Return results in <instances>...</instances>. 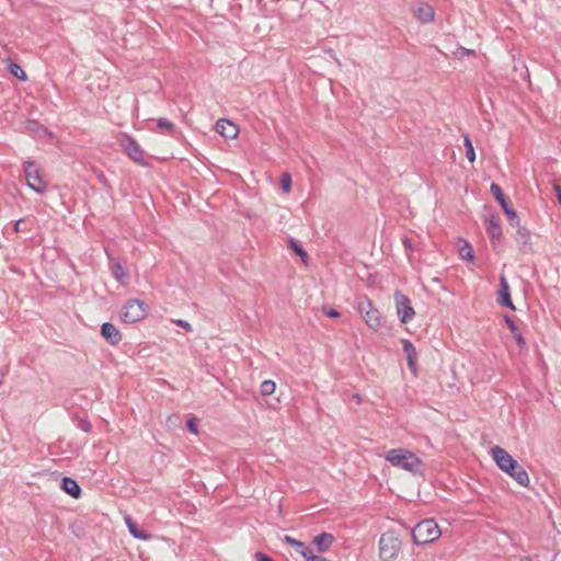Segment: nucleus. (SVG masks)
Listing matches in <instances>:
<instances>
[{
    "label": "nucleus",
    "instance_id": "nucleus-35",
    "mask_svg": "<svg viewBox=\"0 0 561 561\" xmlns=\"http://www.w3.org/2000/svg\"><path fill=\"white\" fill-rule=\"evenodd\" d=\"M197 422L198 420L196 417H191L187 423L186 427L191 433L197 434Z\"/></svg>",
    "mask_w": 561,
    "mask_h": 561
},
{
    "label": "nucleus",
    "instance_id": "nucleus-3",
    "mask_svg": "<svg viewBox=\"0 0 561 561\" xmlns=\"http://www.w3.org/2000/svg\"><path fill=\"white\" fill-rule=\"evenodd\" d=\"M440 535L442 531L433 519H423L411 529L412 540L417 546L434 542Z\"/></svg>",
    "mask_w": 561,
    "mask_h": 561
},
{
    "label": "nucleus",
    "instance_id": "nucleus-21",
    "mask_svg": "<svg viewBox=\"0 0 561 561\" xmlns=\"http://www.w3.org/2000/svg\"><path fill=\"white\" fill-rule=\"evenodd\" d=\"M125 522H126V525L128 527L130 535L134 538L141 539V540H148L151 537L146 531L139 529L137 523L135 520H133L131 517H126Z\"/></svg>",
    "mask_w": 561,
    "mask_h": 561
},
{
    "label": "nucleus",
    "instance_id": "nucleus-29",
    "mask_svg": "<svg viewBox=\"0 0 561 561\" xmlns=\"http://www.w3.org/2000/svg\"><path fill=\"white\" fill-rule=\"evenodd\" d=\"M465 148H466V157L470 162H473L476 160V151L472 145V141L468 136L465 137L463 140Z\"/></svg>",
    "mask_w": 561,
    "mask_h": 561
},
{
    "label": "nucleus",
    "instance_id": "nucleus-12",
    "mask_svg": "<svg viewBox=\"0 0 561 561\" xmlns=\"http://www.w3.org/2000/svg\"><path fill=\"white\" fill-rule=\"evenodd\" d=\"M497 304L500 306H503V307H506V308H510L511 310H515V305L512 300V297H511V291H510V285L507 283V279L504 275H501L500 276V288H499V291H497V299H496Z\"/></svg>",
    "mask_w": 561,
    "mask_h": 561
},
{
    "label": "nucleus",
    "instance_id": "nucleus-11",
    "mask_svg": "<svg viewBox=\"0 0 561 561\" xmlns=\"http://www.w3.org/2000/svg\"><path fill=\"white\" fill-rule=\"evenodd\" d=\"M484 224L492 245L495 247L500 244L503 238L500 217L497 215H491L485 219Z\"/></svg>",
    "mask_w": 561,
    "mask_h": 561
},
{
    "label": "nucleus",
    "instance_id": "nucleus-2",
    "mask_svg": "<svg viewBox=\"0 0 561 561\" xmlns=\"http://www.w3.org/2000/svg\"><path fill=\"white\" fill-rule=\"evenodd\" d=\"M385 459L393 467L404 469L413 474H423L422 460L414 453L408 449H390L386 453Z\"/></svg>",
    "mask_w": 561,
    "mask_h": 561
},
{
    "label": "nucleus",
    "instance_id": "nucleus-7",
    "mask_svg": "<svg viewBox=\"0 0 561 561\" xmlns=\"http://www.w3.org/2000/svg\"><path fill=\"white\" fill-rule=\"evenodd\" d=\"M118 144L123 148L124 152L136 163L140 165L146 164L145 151L141 149L139 144L128 134L122 133L118 138Z\"/></svg>",
    "mask_w": 561,
    "mask_h": 561
},
{
    "label": "nucleus",
    "instance_id": "nucleus-10",
    "mask_svg": "<svg viewBox=\"0 0 561 561\" xmlns=\"http://www.w3.org/2000/svg\"><path fill=\"white\" fill-rule=\"evenodd\" d=\"M24 173L27 184L33 191L37 193H44L46 191V183L43 181L35 162H25Z\"/></svg>",
    "mask_w": 561,
    "mask_h": 561
},
{
    "label": "nucleus",
    "instance_id": "nucleus-32",
    "mask_svg": "<svg viewBox=\"0 0 561 561\" xmlns=\"http://www.w3.org/2000/svg\"><path fill=\"white\" fill-rule=\"evenodd\" d=\"M77 426H78V428H80L81 431H83L85 433H89L92 430V425L87 419L79 420Z\"/></svg>",
    "mask_w": 561,
    "mask_h": 561
},
{
    "label": "nucleus",
    "instance_id": "nucleus-15",
    "mask_svg": "<svg viewBox=\"0 0 561 561\" xmlns=\"http://www.w3.org/2000/svg\"><path fill=\"white\" fill-rule=\"evenodd\" d=\"M516 227H517V230L514 236L515 241L517 242L519 250L522 252L528 253L529 251H531L530 232L525 227H522L519 224Z\"/></svg>",
    "mask_w": 561,
    "mask_h": 561
},
{
    "label": "nucleus",
    "instance_id": "nucleus-1",
    "mask_svg": "<svg viewBox=\"0 0 561 561\" xmlns=\"http://www.w3.org/2000/svg\"><path fill=\"white\" fill-rule=\"evenodd\" d=\"M490 454L495 461L496 466L519 485L528 486L529 477L525 468L517 462L504 448L494 446L491 448Z\"/></svg>",
    "mask_w": 561,
    "mask_h": 561
},
{
    "label": "nucleus",
    "instance_id": "nucleus-26",
    "mask_svg": "<svg viewBox=\"0 0 561 561\" xmlns=\"http://www.w3.org/2000/svg\"><path fill=\"white\" fill-rule=\"evenodd\" d=\"M461 259L472 262L474 260L473 249L470 243L466 242L459 248Z\"/></svg>",
    "mask_w": 561,
    "mask_h": 561
},
{
    "label": "nucleus",
    "instance_id": "nucleus-24",
    "mask_svg": "<svg viewBox=\"0 0 561 561\" xmlns=\"http://www.w3.org/2000/svg\"><path fill=\"white\" fill-rule=\"evenodd\" d=\"M26 129L35 136L50 135L48 129L35 119H27Z\"/></svg>",
    "mask_w": 561,
    "mask_h": 561
},
{
    "label": "nucleus",
    "instance_id": "nucleus-19",
    "mask_svg": "<svg viewBox=\"0 0 561 561\" xmlns=\"http://www.w3.org/2000/svg\"><path fill=\"white\" fill-rule=\"evenodd\" d=\"M504 321L505 323L507 324L510 331L512 332L515 341H516V344L518 345V347L520 350H524L526 348V341L520 332V330L518 329V327L516 325L515 321L513 320V318L508 314H505L504 316Z\"/></svg>",
    "mask_w": 561,
    "mask_h": 561
},
{
    "label": "nucleus",
    "instance_id": "nucleus-31",
    "mask_svg": "<svg viewBox=\"0 0 561 561\" xmlns=\"http://www.w3.org/2000/svg\"><path fill=\"white\" fill-rule=\"evenodd\" d=\"M157 126L158 128L167 129L170 133H172L175 129V125L171 121L163 117L158 119Z\"/></svg>",
    "mask_w": 561,
    "mask_h": 561
},
{
    "label": "nucleus",
    "instance_id": "nucleus-23",
    "mask_svg": "<svg viewBox=\"0 0 561 561\" xmlns=\"http://www.w3.org/2000/svg\"><path fill=\"white\" fill-rule=\"evenodd\" d=\"M284 541L288 543L289 546L294 547L296 551L305 558L308 553H310V548L307 547L302 541L297 540L288 535L284 537Z\"/></svg>",
    "mask_w": 561,
    "mask_h": 561
},
{
    "label": "nucleus",
    "instance_id": "nucleus-30",
    "mask_svg": "<svg viewBox=\"0 0 561 561\" xmlns=\"http://www.w3.org/2000/svg\"><path fill=\"white\" fill-rule=\"evenodd\" d=\"M279 183L284 192H289L291 188V175L288 172H284L280 175Z\"/></svg>",
    "mask_w": 561,
    "mask_h": 561
},
{
    "label": "nucleus",
    "instance_id": "nucleus-37",
    "mask_svg": "<svg viewBox=\"0 0 561 561\" xmlns=\"http://www.w3.org/2000/svg\"><path fill=\"white\" fill-rule=\"evenodd\" d=\"M256 561H274L268 554L257 551L254 554Z\"/></svg>",
    "mask_w": 561,
    "mask_h": 561
},
{
    "label": "nucleus",
    "instance_id": "nucleus-16",
    "mask_svg": "<svg viewBox=\"0 0 561 561\" xmlns=\"http://www.w3.org/2000/svg\"><path fill=\"white\" fill-rule=\"evenodd\" d=\"M402 348H403V352H404V354L407 356L409 369L414 375H416L417 366H416V350H415V346L413 345V343L410 340L403 339L402 340Z\"/></svg>",
    "mask_w": 561,
    "mask_h": 561
},
{
    "label": "nucleus",
    "instance_id": "nucleus-17",
    "mask_svg": "<svg viewBox=\"0 0 561 561\" xmlns=\"http://www.w3.org/2000/svg\"><path fill=\"white\" fill-rule=\"evenodd\" d=\"M414 16L421 23H431L434 21L435 12L434 9L427 3H421L416 9H414Z\"/></svg>",
    "mask_w": 561,
    "mask_h": 561
},
{
    "label": "nucleus",
    "instance_id": "nucleus-34",
    "mask_svg": "<svg viewBox=\"0 0 561 561\" xmlns=\"http://www.w3.org/2000/svg\"><path fill=\"white\" fill-rule=\"evenodd\" d=\"M173 322L182 328L183 330H185L186 332H192L193 331V328L192 325L186 321V320H183V319H178V320H173Z\"/></svg>",
    "mask_w": 561,
    "mask_h": 561
},
{
    "label": "nucleus",
    "instance_id": "nucleus-38",
    "mask_svg": "<svg viewBox=\"0 0 561 561\" xmlns=\"http://www.w3.org/2000/svg\"><path fill=\"white\" fill-rule=\"evenodd\" d=\"M457 55L461 58V57L467 56V55H474V50L460 47L457 50Z\"/></svg>",
    "mask_w": 561,
    "mask_h": 561
},
{
    "label": "nucleus",
    "instance_id": "nucleus-41",
    "mask_svg": "<svg viewBox=\"0 0 561 561\" xmlns=\"http://www.w3.org/2000/svg\"><path fill=\"white\" fill-rule=\"evenodd\" d=\"M404 245H405L407 248H411L410 241H409V240H405V241H404Z\"/></svg>",
    "mask_w": 561,
    "mask_h": 561
},
{
    "label": "nucleus",
    "instance_id": "nucleus-33",
    "mask_svg": "<svg viewBox=\"0 0 561 561\" xmlns=\"http://www.w3.org/2000/svg\"><path fill=\"white\" fill-rule=\"evenodd\" d=\"M322 312L329 317V318H337L340 317V312L335 309H333L332 307L330 306H323L322 307Z\"/></svg>",
    "mask_w": 561,
    "mask_h": 561
},
{
    "label": "nucleus",
    "instance_id": "nucleus-27",
    "mask_svg": "<svg viewBox=\"0 0 561 561\" xmlns=\"http://www.w3.org/2000/svg\"><path fill=\"white\" fill-rule=\"evenodd\" d=\"M289 247H290V249H291V250H293V251H294L298 256H300V257H301V260H302L305 263H307L308 254H307V252L302 249V247H301V245H299V244L297 243V241H296L295 239H293V238H291V239L289 240Z\"/></svg>",
    "mask_w": 561,
    "mask_h": 561
},
{
    "label": "nucleus",
    "instance_id": "nucleus-9",
    "mask_svg": "<svg viewBox=\"0 0 561 561\" xmlns=\"http://www.w3.org/2000/svg\"><path fill=\"white\" fill-rule=\"evenodd\" d=\"M490 191L496 202L501 205L503 213L505 214L511 226H518V216L517 213L508 206V199L503 193L500 185L496 183H492L490 186Z\"/></svg>",
    "mask_w": 561,
    "mask_h": 561
},
{
    "label": "nucleus",
    "instance_id": "nucleus-5",
    "mask_svg": "<svg viewBox=\"0 0 561 561\" xmlns=\"http://www.w3.org/2000/svg\"><path fill=\"white\" fill-rule=\"evenodd\" d=\"M401 539L396 531L383 533L379 539L380 559L382 561H394L401 550Z\"/></svg>",
    "mask_w": 561,
    "mask_h": 561
},
{
    "label": "nucleus",
    "instance_id": "nucleus-4",
    "mask_svg": "<svg viewBox=\"0 0 561 561\" xmlns=\"http://www.w3.org/2000/svg\"><path fill=\"white\" fill-rule=\"evenodd\" d=\"M357 311L362 318L374 331H378L383 324V317L381 312L374 307L373 301L367 296H362L357 301Z\"/></svg>",
    "mask_w": 561,
    "mask_h": 561
},
{
    "label": "nucleus",
    "instance_id": "nucleus-25",
    "mask_svg": "<svg viewBox=\"0 0 561 561\" xmlns=\"http://www.w3.org/2000/svg\"><path fill=\"white\" fill-rule=\"evenodd\" d=\"M9 71L12 76H14L15 78H18L21 81L27 80V76H26L25 71L23 70V68L15 62H11L9 65Z\"/></svg>",
    "mask_w": 561,
    "mask_h": 561
},
{
    "label": "nucleus",
    "instance_id": "nucleus-13",
    "mask_svg": "<svg viewBox=\"0 0 561 561\" xmlns=\"http://www.w3.org/2000/svg\"><path fill=\"white\" fill-rule=\"evenodd\" d=\"M101 336L112 346L121 343L123 335L121 331L111 322H104L101 325Z\"/></svg>",
    "mask_w": 561,
    "mask_h": 561
},
{
    "label": "nucleus",
    "instance_id": "nucleus-39",
    "mask_svg": "<svg viewBox=\"0 0 561 561\" xmlns=\"http://www.w3.org/2000/svg\"><path fill=\"white\" fill-rule=\"evenodd\" d=\"M553 191L556 193V196H557V199H558L559 204L561 205V186L560 185H554L553 186Z\"/></svg>",
    "mask_w": 561,
    "mask_h": 561
},
{
    "label": "nucleus",
    "instance_id": "nucleus-18",
    "mask_svg": "<svg viewBox=\"0 0 561 561\" xmlns=\"http://www.w3.org/2000/svg\"><path fill=\"white\" fill-rule=\"evenodd\" d=\"M61 489L64 492L69 494L73 499H79L81 495V488L78 484V482L70 478V477H64L61 480Z\"/></svg>",
    "mask_w": 561,
    "mask_h": 561
},
{
    "label": "nucleus",
    "instance_id": "nucleus-42",
    "mask_svg": "<svg viewBox=\"0 0 561 561\" xmlns=\"http://www.w3.org/2000/svg\"><path fill=\"white\" fill-rule=\"evenodd\" d=\"M100 181L105 182V176L103 174L100 175Z\"/></svg>",
    "mask_w": 561,
    "mask_h": 561
},
{
    "label": "nucleus",
    "instance_id": "nucleus-43",
    "mask_svg": "<svg viewBox=\"0 0 561 561\" xmlns=\"http://www.w3.org/2000/svg\"><path fill=\"white\" fill-rule=\"evenodd\" d=\"M523 561H530V560L527 558V559H525V560H523Z\"/></svg>",
    "mask_w": 561,
    "mask_h": 561
},
{
    "label": "nucleus",
    "instance_id": "nucleus-14",
    "mask_svg": "<svg viewBox=\"0 0 561 561\" xmlns=\"http://www.w3.org/2000/svg\"><path fill=\"white\" fill-rule=\"evenodd\" d=\"M216 131L226 139H233L239 133V128L236 124L229 119L220 118L216 123Z\"/></svg>",
    "mask_w": 561,
    "mask_h": 561
},
{
    "label": "nucleus",
    "instance_id": "nucleus-22",
    "mask_svg": "<svg viewBox=\"0 0 561 561\" xmlns=\"http://www.w3.org/2000/svg\"><path fill=\"white\" fill-rule=\"evenodd\" d=\"M110 260V268L114 278L118 282H123V279L127 276L123 265L114 257L108 255Z\"/></svg>",
    "mask_w": 561,
    "mask_h": 561
},
{
    "label": "nucleus",
    "instance_id": "nucleus-6",
    "mask_svg": "<svg viewBox=\"0 0 561 561\" xmlns=\"http://www.w3.org/2000/svg\"><path fill=\"white\" fill-rule=\"evenodd\" d=\"M147 314L146 304L139 299H128L122 307L119 317L125 323H135Z\"/></svg>",
    "mask_w": 561,
    "mask_h": 561
},
{
    "label": "nucleus",
    "instance_id": "nucleus-36",
    "mask_svg": "<svg viewBox=\"0 0 561 561\" xmlns=\"http://www.w3.org/2000/svg\"><path fill=\"white\" fill-rule=\"evenodd\" d=\"M69 529L76 537H81L83 533V527L78 525L77 523H73L69 526Z\"/></svg>",
    "mask_w": 561,
    "mask_h": 561
},
{
    "label": "nucleus",
    "instance_id": "nucleus-8",
    "mask_svg": "<svg viewBox=\"0 0 561 561\" xmlns=\"http://www.w3.org/2000/svg\"><path fill=\"white\" fill-rule=\"evenodd\" d=\"M393 299L400 322H410L415 316V311L411 305L410 298L407 295H404L401 290H396L393 294Z\"/></svg>",
    "mask_w": 561,
    "mask_h": 561
},
{
    "label": "nucleus",
    "instance_id": "nucleus-20",
    "mask_svg": "<svg viewBox=\"0 0 561 561\" xmlns=\"http://www.w3.org/2000/svg\"><path fill=\"white\" fill-rule=\"evenodd\" d=\"M334 542V536L329 533H321L313 538V543L317 547L318 552H325L331 545Z\"/></svg>",
    "mask_w": 561,
    "mask_h": 561
},
{
    "label": "nucleus",
    "instance_id": "nucleus-40",
    "mask_svg": "<svg viewBox=\"0 0 561 561\" xmlns=\"http://www.w3.org/2000/svg\"><path fill=\"white\" fill-rule=\"evenodd\" d=\"M23 222H24V220H23V219H19V220H16V221H15V224H14V230H15V231H18V232H19V231H21V230H22L21 225H22Z\"/></svg>",
    "mask_w": 561,
    "mask_h": 561
},
{
    "label": "nucleus",
    "instance_id": "nucleus-28",
    "mask_svg": "<svg viewBox=\"0 0 561 561\" xmlns=\"http://www.w3.org/2000/svg\"><path fill=\"white\" fill-rule=\"evenodd\" d=\"M276 385L273 380H264L260 386L261 394L266 397L275 391Z\"/></svg>",
    "mask_w": 561,
    "mask_h": 561
}]
</instances>
